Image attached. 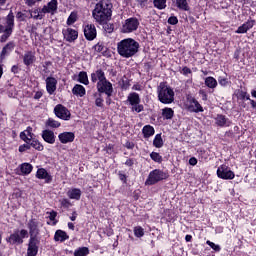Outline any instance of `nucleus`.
I'll return each mask as SVG.
<instances>
[{
  "label": "nucleus",
  "mask_w": 256,
  "mask_h": 256,
  "mask_svg": "<svg viewBox=\"0 0 256 256\" xmlns=\"http://www.w3.org/2000/svg\"><path fill=\"white\" fill-rule=\"evenodd\" d=\"M113 5L109 0H101L98 4H96L95 9L92 12L93 18L96 23L103 25L111 19V9Z\"/></svg>",
  "instance_id": "nucleus-1"
},
{
  "label": "nucleus",
  "mask_w": 256,
  "mask_h": 256,
  "mask_svg": "<svg viewBox=\"0 0 256 256\" xmlns=\"http://www.w3.org/2000/svg\"><path fill=\"white\" fill-rule=\"evenodd\" d=\"M117 51L121 57L129 59L139 53V42L132 38H126L117 44Z\"/></svg>",
  "instance_id": "nucleus-2"
},
{
  "label": "nucleus",
  "mask_w": 256,
  "mask_h": 256,
  "mask_svg": "<svg viewBox=\"0 0 256 256\" xmlns=\"http://www.w3.org/2000/svg\"><path fill=\"white\" fill-rule=\"evenodd\" d=\"M158 100L164 105H170L175 101V91L165 82H161L157 87Z\"/></svg>",
  "instance_id": "nucleus-3"
},
{
  "label": "nucleus",
  "mask_w": 256,
  "mask_h": 256,
  "mask_svg": "<svg viewBox=\"0 0 256 256\" xmlns=\"http://www.w3.org/2000/svg\"><path fill=\"white\" fill-rule=\"evenodd\" d=\"M14 27H15V16L13 15V12H10L6 18V28H4V34L1 36L2 43H4V41H7V39L11 37Z\"/></svg>",
  "instance_id": "nucleus-4"
},
{
  "label": "nucleus",
  "mask_w": 256,
  "mask_h": 256,
  "mask_svg": "<svg viewBox=\"0 0 256 256\" xmlns=\"http://www.w3.org/2000/svg\"><path fill=\"white\" fill-rule=\"evenodd\" d=\"M163 179H167V174L156 169L150 172L148 179L146 180V185H155V183H159V181H163Z\"/></svg>",
  "instance_id": "nucleus-5"
},
{
  "label": "nucleus",
  "mask_w": 256,
  "mask_h": 256,
  "mask_svg": "<svg viewBox=\"0 0 256 256\" xmlns=\"http://www.w3.org/2000/svg\"><path fill=\"white\" fill-rule=\"evenodd\" d=\"M139 28V20L137 18H128L122 26V33H133Z\"/></svg>",
  "instance_id": "nucleus-6"
},
{
  "label": "nucleus",
  "mask_w": 256,
  "mask_h": 256,
  "mask_svg": "<svg viewBox=\"0 0 256 256\" xmlns=\"http://www.w3.org/2000/svg\"><path fill=\"white\" fill-rule=\"evenodd\" d=\"M28 235L27 230L22 229L20 232L15 231L13 234L10 235V237L7 239L8 243H11L12 245H21L23 243V239Z\"/></svg>",
  "instance_id": "nucleus-7"
},
{
  "label": "nucleus",
  "mask_w": 256,
  "mask_h": 256,
  "mask_svg": "<svg viewBox=\"0 0 256 256\" xmlns=\"http://www.w3.org/2000/svg\"><path fill=\"white\" fill-rule=\"evenodd\" d=\"M54 113L58 119H62L63 121H69V119H71V112L62 104L55 106Z\"/></svg>",
  "instance_id": "nucleus-8"
},
{
  "label": "nucleus",
  "mask_w": 256,
  "mask_h": 256,
  "mask_svg": "<svg viewBox=\"0 0 256 256\" xmlns=\"http://www.w3.org/2000/svg\"><path fill=\"white\" fill-rule=\"evenodd\" d=\"M97 89L99 93H105L108 97L113 95V84L105 78L101 82H97Z\"/></svg>",
  "instance_id": "nucleus-9"
},
{
  "label": "nucleus",
  "mask_w": 256,
  "mask_h": 256,
  "mask_svg": "<svg viewBox=\"0 0 256 256\" xmlns=\"http://www.w3.org/2000/svg\"><path fill=\"white\" fill-rule=\"evenodd\" d=\"M217 176L220 179H225V180L235 179V173L229 170V168L225 165L218 167Z\"/></svg>",
  "instance_id": "nucleus-10"
},
{
  "label": "nucleus",
  "mask_w": 256,
  "mask_h": 256,
  "mask_svg": "<svg viewBox=\"0 0 256 256\" xmlns=\"http://www.w3.org/2000/svg\"><path fill=\"white\" fill-rule=\"evenodd\" d=\"M84 36L87 41H93L97 37V28L93 24H87L84 27Z\"/></svg>",
  "instance_id": "nucleus-11"
},
{
  "label": "nucleus",
  "mask_w": 256,
  "mask_h": 256,
  "mask_svg": "<svg viewBox=\"0 0 256 256\" xmlns=\"http://www.w3.org/2000/svg\"><path fill=\"white\" fill-rule=\"evenodd\" d=\"M28 229L30 234V239H37V235H39V222L35 219H31L28 222Z\"/></svg>",
  "instance_id": "nucleus-12"
},
{
  "label": "nucleus",
  "mask_w": 256,
  "mask_h": 256,
  "mask_svg": "<svg viewBox=\"0 0 256 256\" xmlns=\"http://www.w3.org/2000/svg\"><path fill=\"white\" fill-rule=\"evenodd\" d=\"M39 245V239L37 238H30L29 244H28V256H36L38 251H39V247L37 246Z\"/></svg>",
  "instance_id": "nucleus-13"
},
{
  "label": "nucleus",
  "mask_w": 256,
  "mask_h": 256,
  "mask_svg": "<svg viewBox=\"0 0 256 256\" xmlns=\"http://www.w3.org/2000/svg\"><path fill=\"white\" fill-rule=\"evenodd\" d=\"M58 139L61 143H73L75 141V133L73 132H63L58 135Z\"/></svg>",
  "instance_id": "nucleus-14"
},
{
  "label": "nucleus",
  "mask_w": 256,
  "mask_h": 256,
  "mask_svg": "<svg viewBox=\"0 0 256 256\" xmlns=\"http://www.w3.org/2000/svg\"><path fill=\"white\" fill-rule=\"evenodd\" d=\"M46 89L49 95H53V93L57 91V79H55L54 77L46 78Z\"/></svg>",
  "instance_id": "nucleus-15"
},
{
  "label": "nucleus",
  "mask_w": 256,
  "mask_h": 256,
  "mask_svg": "<svg viewBox=\"0 0 256 256\" xmlns=\"http://www.w3.org/2000/svg\"><path fill=\"white\" fill-rule=\"evenodd\" d=\"M63 35H64V39H66V41H75V39H77V37H79V33L77 32V30H73L71 28H67L66 30H63Z\"/></svg>",
  "instance_id": "nucleus-16"
},
{
  "label": "nucleus",
  "mask_w": 256,
  "mask_h": 256,
  "mask_svg": "<svg viewBox=\"0 0 256 256\" xmlns=\"http://www.w3.org/2000/svg\"><path fill=\"white\" fill-rule=\"evenodd\" d=\"M37 179H44L45 183H51L53 177L47 173L45 168H39L36 172Z\"/></svg>",
  "instance_id": "nucleus-17"
},
{
  "label": "nucleus",
  "mask_w": 256,
  "mask_h": 256,
  "mask_svg": "<svg viewBox=\"0 0 256 256\" xmlns=\"http://www.w3.org/2000/svg\"><path fill=\"white\" fill-rule=\"evenodd\" d=\"M105 79H107L105 77V72H103V70H101V69H98L94 73L91 74L92 83H97V81H98V83H101Z\"/></svg>",
  "instance_id": "nucleus-18"
},
{
  "label": "nucleus",
  "mask_w": 256,
  "mask_h": 256,
  "mask_svg": "<svg viewBox=\"0 0 256 256\" xmlns=\"http://www.w3.org/2000/svg\"><path fill=\"white\" fill-rule=\"evenodd\" d=\"M42 13H51L53 15L57 11V0H51L41 9Z\"/></svg>",
  "instance_id": "nucleus-19"
},
{
  "label": "nucleus",
  "mask_w": 256,
  "mask_h": 256,
  "mask_svg": "<svg viewBox=\"0 0 256 256\" xmlns=\"http://www.w3.org/2000/svg\"><path fill=\"white\" fill-rule=\"evenodd\" d=\"M254 25H255L254 20H248L246 23L238 27V29L236 30V33L238 34L247 33L249 29H253Z\"/></svg>",
  "instance_id": "nucleus-20"
},
{
  "label": "nucleus",
  "mask_w": 256,
  "mask_h": 256,
  "mask_svg": "<svg viewBox=\"0 0 256 256\" xmlns=\"http://www.w3.org/2000/svg\"><path fill=\"white\" fill-rule=\"evenodd\" d=\"M42 139H44L46 143L53 145V143H55V133L51 130H44L42 132Z\"/></svg>",
  "instance_id": "nucleus-21"
},
{
  "label": "nucleus",
  "mask_w": 256,
  "mask_h": 256,
  "mask_svg": "<svg viewBox=\"0 0 256 256\" xmlns=\"http://www.w3.org/2000/svg\"><path fill=\"white\" fill-rule=\"evenodd\" d=\"M215 121L218 127H229V125H231V121H229V119H227L224 115L221 114H218L216 116Z\"/></svg>",
  "instance_id": "nucleus-22"
},
{
  "label": "nucleus",
  "mask_w": 256,
  "mask_h": 256,
  "mask_svg": "<svg viewBox=\"0 0 256 256\" xmlns=\"http://www.w3.org/2000/svg\"><path fill=\"white\" fill-rule=\"evenodd\" d=\"M33 128L28 127L25 131L20 133V139H22V141H25V143L31 142L33 141Z\"/></svg>",
  "instance_id": "nucleus-23"
},
{
  "label": "nucleus",
  "mask_w": 256,
  "mask_h": 256,
  "mask_svg": "<svg viewBox=\"0 0 256 256\" xmlns=\"http://www.w3.org/2000/svg\"><path fill=\"white\" fill-rule=\"evenodd\" d=\"M189 109H190V111H193L194 113L203 112V107L201 106V104H199V101H197L195 98H192L190 100Z\"/></svg>",
  "instance_id": "nucleus-24"
},
{
  "label": "nucleus",
  "mask_w": 256,
  "mask_h": 256,
  "mask_svg": "<svg viewBox=\"0 0 256 256\" xmlns=\"http://www.w3.org/2000/svg\"><path fill=\"white\" fill-rule=\"evenodd\" d=\"M35 60V54L31 51L26 52L23 56L24 65H33V63H35Z\"/></svg>",
  "instance_id": "nucleus-25"
},
{
  "label": "nucleus",
  "mask_w": 256,
  "mask_h": 256,
  "mask_svg": "<svg viewBox=\"0 0 256 256\" xmlns=\"http://www.w3.org/2000/svg\"><path fill=\"white\" fill-rule=\"evenodd\" d=\"M15 49V42H9L3 49L1 52V59H5L6 55H9L11 53V51H13Z\"/></svg>",
  "instance_id": "nucleus-26"
},
{
  "label": "nucleus",
  "mask_w": 256,
  "mask_h": 256,
  "mask_svg": "<svg viewBox=\"0 0 256 256\" xmlns=\"http://www.w3.org/2000/svg\"><path fill=\"white\" fill-rule=\"evenodd\" d=\"M67 195L69 199H75L76 201H79V199H81V189L73 188L67 192Z\"/></svg>",
  "instance_id": "nucleus-27"
},
{
  "label": "nucleus",
  "mask_w": 256,
  "mask_h": 256,
  "mask_svg": "<svg viewBox=\"0 0 256 256\" xmlns=\"http://www.w3.org/2000/svg\"><path fill=\"white\" fill-rule=\"evenodd\" d=\"M45 17V13L41 11V9H34L33 11H29V19L41 20Z\"/></svg>",
  "instance_id": "nucleus-28"
},
{
  "label": "nucleus",
  "mask_w": 256,
  "mask_h": 256,
  "mask_svg": "<svg viewBox=\"0 0 256 256\" xmlns=\"http://www.w3.org/2000/svg\"><path fill=\"white\" fill-rule=\"evenodd\" d=\"M33 171V165L30 163H23L20 165V174L21 175H29Z\"/></svg>",
  "instance_id": "nucleus-29"
},
{
  "label": "nucleus",
  "mask_w": 256,
  "mask_h": 256,
  "mask_svg": "<svg viewBox=\"0 0 256 256\" xmlns=\"http://www.w3.org/2000/svg\"><path fill=\"white\" fill-rule=\"evenodd\" d=\"M142 133H143L144 137L147 139V138L155 135V128H153V126H151V125H146L143 127Z\"/></svg>",
  "instance_id": "nucleus-30"
},
{
  "label": "nucleus",
  "mask_w": 256,
  "mask_h": 256,
  "mask_svg": "<svg viewBox=\"0 0 256 256\" xmlns=\"http://www.w3.org/2000/svg\"><path fill=\"white\" fill-rule=\"evenodd\" d=\"M55 241H66V239H69V236L67 233L63 230H57L54 236Z\"/></svg>",
  "instance_id": "nucleus-31"
},
{
  "label": "nucleus",
  "mask_w": 256,
  "mask_h": 256,
  "mask_svg": "<svg viewBox=\"0 0 256 256\" xmlns=\"http://www.w3.org/2000/svg\"><path fill=\"white\" fill-rule=\"evenodd\" d=\"M128 101L130 105H139V103H141V98H139V94L133 92L129 94Z\"/></svg>",
  "instance_id": "nucleus-32"
},
{
  "label": "nucleus",
  "mask_w": 256,
  "mask_h": 256,
  "mask_svg": "<svg viewBox=\"0 0 256 256\" xmlns=\"http://www.w3.org/2000/svg\"><path fill=\"white\" fill-rule=\"evenodd\" d=\"M72 93L73 95H79V97H83L85 95V87L76 84L72 89Z\"/></svg>",
  "instance_id": "nucleus-33"
},
{
  "label": "nucleus",
  "mask_w": 256,
  "mask_h": 256,
  "mask_svg": "<svg viewBox=\"0 0 256 256\" xmlns=\"http://www.w3.org/2000/svg\"><path fill=\"white\" fill-rule=\"evenodd\" d=\"M173 115H175V112L172 108L162 109V117H164V119H173Z\"/></svg>",
  "instance_id": "nucleus-34"
},
{
  "label": "nucleus",
  "mask_w": 256,
  "mask_h": 256,
  "mask_svg": "<svg viewBox=\"0 0 256 256\" xmlns=\"http://www.w3.org/2000/svg\"><path fill=\"white\" fill-rule=\"evenodd\" d=\"M205 85L209 87V89H215V87H217V80L213 77H207L205 79Z\"/></svg>",
  "instance_id": "nucleus-35"
},
{
  "label": "nucleus",
  "mask_w": 256,
  "mask_h": 256,
  "mask_svg": "<svg viewBox=\"0 0 256 256\" xmlns=\"http://www.w3.org/2000/svg\"><path fill=\"white\" fill-rule=\"evenodd\" d=\"M78 81L83 85H89V77L87 76V72H80L78 75Z\"/></svg>",
  "instance_id": "nucleus-36"
},
{
  "label": "nucleus",
  "mask_w": 256,
  "mask_h": 256,
  "mask_svg": "<svg viewBox=\"0 0 256 256\" xmlns=\"http://www.w3.org/2000/svg\"><path fill=\"white\" fill-rule=\"evenodd\" d=\"M154 147H157V149H160V147H163V138H161V134H157L153 141Z\"/></svg>",
  "instance_id": "nucleus-37"
},
{
  "label": "nucleus",
  "mask_w": 256,
  "mask_h": 256,
  "mask_svg": "<svg viewBox=\"0 0 256 256\" xmlns=\"http://www.w3.org/2000/svg\"><path fill=\"white\" fill-rule=\"evenodd\" d=\"M89 255V248L82 247L74 252V256H87Z\"/></svg>",
  "instance_id": "nucleus-38"
},
{
  "label": "nucleus",
  "mask_w": 256,
  "mask_h": 256,
  "mask_svg": "<svg viewBox=\"0 0 256 256\" xmlns=\"http://www.w3.org/2000/svg\"><path fill=\"white\" fill-rule=\"evenodd\" d=\"M176 5L179 9H183L184 11L189 10V5H187V0H176Z\"/></svg>",
  "instance_id": "nucleus-39"
},
{
  "label": "nucleus",
  "mask_w": 256,
  "mask_h": 256,
  "mask_svg": "<svg viewBox=\"0 0 256 256\" xmlns=\"http://www.w3.org/2000/svg\"><path fill=\"white\" fill-rule=\"evenodd\" d=\"M46 125H48V127H52L53 129L61 127V123H59L57 120H54L53 118L48 119Z\"/></svg>",
  "instance_id": "nucleus-40"
},
{
  "label": "nucleus",
  "mask_w": 256,
  "mask_h": 256,
  "mask_svg": "<svg viewBox=\"0 0 256 256\" xmlns=\"http://www.w3.org/2000/svg\"><path fill=\"white\" fill-rule=\"evenodd\" d=\"M29 144H30V147H33V149H36L37 151H43V145H41L39 141L31 140Z\"/></svg>",
  "instance_id": "nucleus-41"
},
{
  "label": "nucleus",
  "mask_w": 256,
  "mask_h": 256,
  "mask_svg": "<svg viewBox=\"0 0 256 256\" xmlns=\"http://www.w3.org/2000/svg\"><path fill=\"white\" fill-rule=\"evenodd\" d=\"M150 157L152 161H155V163H161V161H163V157L157 152H152Z\"/></svg>",
  "instance_id": "nucleus-42"
},
{
  "label": "nucleus",
  "mask_w": 256,
  "mask_h": 256,
  "mask_svg": "<svg viewBox=\"0 0 256 256\" xmlns=\"http://www.w3.org/2000/svg\"><path fill=\"white\" fill-rule=\"evenodd\" d=\"M135 237H143L145 235V230L141 226H137L134 228Z\"/></svg>",
  "instance_id": "nucleus-43"
},
{
  "label": "nucleus",
  "mask_w": 256,
  "mask_h": 256,
  "mask_svg": "<svg viewBox=\"0 0 256 256\" xmlns=\"http://www.w3.org/2000/svg\"><path fill=\"white\" fill-rule=\"evenodd\" d=\"M165 3V0H154V7H157L158 9H165Z\"/></svg>",
  "instance_id": "nucleus-44"
},
{
  "label": "nucleus",
  "mask_w": 256,
  "mask_h": 256,
  "mask_svg": "<svg viewBox=\"0 0 256 256\" xmlns=\"http://www.w3.org/2000/svg\"><path fill=\"white\" fill-rule=\"evenodd\" d=\"M17 19H20V21H25V18L29 19V11H25V13L23 12H18L16 15Z\"/></svg>",
  "instance_id": "nucleus-45"
},
{
  "label": "nucleus",
  "mask_w": 256,
  "mask_h": 256,
  "mask_svg": "<svg viewBox=\"0 0 256 256\" xmlns=\"http://www.w3.org/2000/svg\"><path fill=\"white\" fill-rule=\"evenodd\" d=\"M77 21V14L71 13L70 16L67 19V25H73Z\"/></svg>",
  "instance_id": "nucleus-46"
},
{
  "label": "nucleus",
  "mask_w": 256,
  "mask_h": 256,
  "mask_svg": "<svg viewBox=\"0 0 256 256\" xmlns=\"http://www.w3.org/2000/svg\"><path fill=\"white\" fill-rule=\"evenodd\" d=\"M207 245H209V247H211V249H213L214 251H221V246L207 240L206 241Z\"/></svg>",
  "instance_id": "nucleus-47"
},
{
  "label": "nucleus",
  "mask_w": 256,
  "mask_h": 256,
  "mask_svg": "<svg viewBox=\"0 0 256 256\" xmlns=\"http://www.w3.org/2000/svg\"><path fill=\"white\" fill-rule=\"evenodd\" d=\"M30 142L27 141L26 144H23L19 147L20 153H23L25 151H28V149H31V145L29 144Z\"/></svg>",
  "instance_id": "nucleus-48"
},
{
  "label": "nucleus",
  "mask_w": 256,
  "mask_h": 256,
  "mask_svg": "<svg viewBox=\"0 0 256 256\" xmlns=\"http://www.w3.org/2000/svg\"><path fill=\"white\" fill-rule=\"evenodd\" d=\"M238 97L239 99H246L247 101H251L249 94H247L245 91H240Z\"/></svg>",
  "instance_id": "nucleus-49"
},
{
  "label": "nucleus",
  "mask_w": 256,
  "mask_h": 256,
  "mask_svg": "<svg viewBox=\"0 0 256 256\" xmlns=\"http://www.w3.org/2000/svg\"><path fill=\"white\" fill-rule=\"evenodd\" d=\"M132 111H136V113H141V111H143V105L133 104Z\"/></svg>",
  "instance_id": "nucleus-50"
},
{
  "label": "nucleus",
  "mask_w": 256,
  "mask_h": 256,
  "mask_svg": "<svg viewBox=\"0 0 256 256\" xmlns=\"http://www.w3.org/2000/svg\"><path fill=\"white\" fill-rule=\"evenodd\" d=\"M168 23L170 25H177L179 23V20L177 19V17L175 16H171L169 19H168Z\"/></svg>",
  "instance_id": "nucleus-51"
},
{
  "label": "nucleus",
  "mask_w": 256,
  "mask_h": 256,
  "mask_svg": "<svg viewBox=\"0 0 256 256\" xmlns=\"http://www.w3.org/2000/svg\"><path fill=\"white\" fill-rule=\"evenodd\" d=\"M218 82H219L220 85H222V87L227 86V83H229V82L227 81V78H224V77H220V78L218 79Z\"/></svg>",
  "instance_id": "nucleus-52"
},
{
  "label": "nucleus",
  "mask_w": 256,
  "mask_h": 256,
  "mask_svg": "<svg viewBox=\"0 0 256 256\" xmlns=\"http://www.w3.org/2000/svg\"><path fill=\"white\" fill-rule=\"evenodd\" d=\"M95 105H96V107H103V99L97 98L95 100Z\"/></svg>",
  "instance_id": "nucleus-53"
},
{
  "label": "nucleus",
  "mask_w": 256,
  "mask_h": 256,
  "mask_svg": "<svg viewBox=\"0 0 256 256\" xmlns=\"http://www.w3.org/2000/svg\"><path fill=\"white\" fill-rule=\"evenodd\" d=\"M55 217H57V212L52 211V212L49 213L50 221H55Z\"/></svg>",
  "instance_id": "nucleus-54"
},
{
  "label": "nucleus",
  "mask_w": 256,
  "mask_h": 256,
  "mask_svg": "<svg viewBox=\"0 0 256 256\" xmlns=\"http://www.w3.org/2000/svg\"><path fill=\"white\" fill-rule=\"evenodd\" d=\"M182 73H183V75H189V73H191V69L188 67H184L182 69Z\"/></svg>",
  "instance_id": "nucleus-55"
},
{
  "label": "nucleus",
  "mask_w": 256,
  "mask_h": 256,
  "mask_svg": "<svg viewBox=\"0 0 256 256\" xmlns=\"http://www.w3.org/2000/svg\"><path fill=\"white\" fill-rule=\"evenodd\" d=\"M11 71L12 73H19V66L17 65L12 66Z\"/></svg>",
  "instance_id": "nucleus-56"
},
{
  "label": "nucleus",
  "mask_w": 256,
  "mask_h": 256,
  "mask_svg": "<svg viewBox=\"0 0 256 256\" xmlns=\"http://www.w3.org/2000/svg\"><path fill=\"white\" fill-rule=\"evenodd\" d=\"M95 51H103V46L100 44H97L94 46Z\"/></svg>",
  "instance_id": "nucleus-57"
},
{
  "label": "nucleus",
  "mask_w": 256,
  "mask_h": 256,
  "mask_svg": "<svg viewBox=\"0 0 256 256\" xmlns=\"http://www.w3.org/2000/svg\"><path fill=\"white\" fill-rule=\"evenodd\" d=\"M26 5H28L29 7H33V5H35V1L34 0H26Z\"/></svg>",
  "instance_id": "nucleus-58"
},
{
  "label": "nucleus",
  "mask_w": 256,
  "mask_h": 256,
  "mask_svg": "<svg viewBox=\"0 0 256 256\" xmlns=\"http://www.w3.org/2000/svg\"><path fill=\"white\" fill-rule=\"evenodd\" d=\"M189 163H190L191 165H195V164L197 163V158H195V157L190 158V159H189Z\"/></svg>",
  "instance_id": "nucleus-59"
},
{
  "label": "nucleus",
  "mask_w": 256,
  "mask_h": 256,
  "mask_svg": "<svg viewBox=\"0 0 256 256\" xmlns=\"http://www.w3.org/2000/svg\"><path fill=\"white\" fill-rule=\"evenodd\" d=\"M70 219H71V221H75L77 219V212H73Z\"/></svg>",
  "instance_id": "nucleus-60"
},
{
  "label": "nucleus",
  "mask_w": 256,
  "mask_h": 256,
  "mask_svg": "<svg viewBox=\"0 0 256 256\" xmlns=\"http://www.w3.org/2000/svg\"><path fill=\"white\" fill-rule=\"evenodd\" d=\"M126 147H127V149H133V147H135V145H133V143H131V142H127Z\"/></svg>",
  "instance_id": "nucleus-61"
},
{
  "label": "nucleus",
  "mask_w": 256,
  "mask_h": 256,
  "mask_svg": "<svg viewBox=\"0 0 256 256\" xmlns=\"http://www.w3.org/2000/svg\"><path fill=\"white\" fill-rule=\"evenodd\" d=\"M125 164H126L128 167H131V166H133V160L128 159V160L125 162Z\"/></svg>",
  "instance_id": "nucleus-62"
},
{
  "label": "nucleus",
  "mask_w": 256,
  "mask_h": 256,
  "mask_svg": "<svg viewBox=\"0 0 256 256\" xmlns=\"http://www.w3.org/2000/svg\"><path fill=\"white\" fill-rule=\"evenodd\" d=\"M68 229H71L72 231H75V225L71 222L68 223Z\"/></svg>",
  "instance_id": "nucleus-63"
},
{
  "label": "nucleus",
  "mask_w": 256,
  "mask_h": 256,
  "mask_svg": "<svg viewBox=\"0 0 256 256\" xmlns=\"http://www.w3.org/2000/svg\"><path fill=\"white\" fill-rule=\"evenodd\" d=\"M250 103H251L253 109H255V108H256V102H255V100H250Z\"/></svg>",
  "instance_id": "nucleus-64"
}]
</instances>
